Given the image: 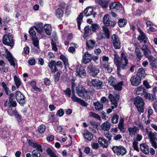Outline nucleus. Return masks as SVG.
I'll list each match as a JSON object with an SVG mask.
<instances>
[{"label":"nucleus","mask_w":157,"mask_h":157,"mask_svg":"<svg viewBox=\"0 0 157 157\" xmlns=\"http://www.w3.org/2000/svg\"><path fill=\"white\" fill-rule=\"evenodd\" d=\"M121 58L117 54H114V63L117 66V70L119 71L121 69L126 68L128 66V61L126 55L123 52L121 54Z\"/></svg>","instance_id":"f257e3e1"},{"label":"nucleus","mask_w":157,"mask_h":157,"mask_svg":"<svg viewBox=\"0 0 157 157\" xmlns=\"http://www.w3.org/2000/svg\"><path fill=\"white\" fill-rule=\"evenodd\" d=\"M28 144L29 146H31L33 148H36L32 152L33 157H40V152L43 151L41 146L36 142H34L31 140H29Z\"/></svg>","instance_id":"f03ea898"},{"label":"nucleus","mask_w":157,"mask_h":157,"mask_svg":"<svg viewBox=\"0 0 157 157\" xmlns=\"http://www.w3.org/2000/svg\"><path fill=\"white\" fill-rule=\"evenodd\" d=\"M2 43L5 45L10 46L12 48L14 44V41L13 36L10 34L5 35L3 37Z\"/></svg>","instance_id":"7ed1b4c3"},{"label":"nucleus","mask_w":157,"mask_h":157,"mask_svg":"<svg viewBox=\"0 0 157 157\" xmlns=\"http://www.w3.org/2000/svg\"><path fill=\"white\" fill-rule=\"evenodd\" d=\"M76 90L79 96L82 97L86 100H88L90 98V92L86 90L83 87L78 86L76 88Z\"/></svg>","instance_id":"20e7f679"},{"label":"nucleus","mask_w":157,"mask_h":157,"mask_svg":"<svg viewBox=\"0 0 157 157\" xmlns=\"http://www.w3.org/2000/svg\"><path fill=\"white\" fill-rule=\"evenodd\" d=\"M134 104L140 113L144 112V102L143 99L141 97L138 96L136 98L134 99Z\"/></svg>","instance_id":"39448f33"},{"label":"nucleus","mask_w":157,"mask_h":157,"mask_svg":"<svg viewBox=\"0 0 157 157\" xmlns=\"http://www.w3.org/2000/svg\"><path fill=\"white\" fill-rule=\"evenodd\" d=\"M5 52L4 54H1V56L3 58L6 57L10 63V65L14 67L15 66V58L13 57L11 53L7 49H5Z\"/></svg>","instance_id":"423d86ee"},{"label":"nucleus","mask_w":157,"mask_h":157,"mask_svg":"<svg viewBox=\"0 0 157 157\" xmlns=\"http://www.w3.org/2000/svg\"><path fill=\"white\" fill-rule=\"evenodd\" d=\"M103 21L104 24L106 26L113 27L116 24L115 21L111 20V16L108 14H105L104 16Z\"/></svg>","instance_id":"0eeeda50"},{"label":"nucleus","mask_w":157,"mask_h":157,"mask_svg":"<svg viewBox=\"0 0 157 157\" xmlns=\"http://www.w3.org/2000/svg\"><path fill=\"white\" fill-rule=\"evenodd\" d=\"M112 149L114 153L117 155H124L126 153V149L121 146H113L112 147Z\"/></svg>","instance_id":"6e6552de"},{"label":"nucleus","mask_w":157,"mask_h":157,"mask_svg":"<svg viewBox=\"0 0 157 157\" xmlns=\"http://www.w3.org/2000/svg\"><path fill=\"white\" fill-rule=\"evenodd\" d=\"M110 11H114L118 13L122 10V7L121 4L119 2H113L110 3L109 5Z\"/></svg>","instance_id":"1a4fd4ad"},{"label":"nucleus","mask_w":157,"mask_h":157,"mask_svg":"<svg viewBox=\"0 0 157 157\" xmlns=\"http://www.w3.org/2000/svg\"><path fill=\"white\" fill-rule=\"evenodd\" d=\"M88 85L90 86H91V84L93 86L96 87L98 89H101L103 86L102 82L97 79H92L91 82H88Z\"/></svg>","instance_id":"9d476101"},{"label":"nucleus","mask_w":157,"mask_h":157,"mask_svg":"<svg viewBox=\"0 0 157 157\" xmlns=\"http://www.w3.org/2000/svg\"><path fill=\"white\" fill-rule=\"evenodd\" d=\"M15 96L17 101L21 105H23L25 102V98L19 91L16 92Z\"/></svg>","instance_id":"9b49d317"},{"label":"nucleus","mask_w":157,"mask_h":157,"mask_svg":"<svg viewBox=\"0 0 157 157\" xmlns=\"http://www.w3.org/2000/svg\"><path fill=\"white\" fill-rule=\"evenodd\" d=\"M109 98L110 99L112 104L113 105L111 106L112 109H114L115 107H117V102L119 98V96L118 94H116L115 96L112 94H109Z\"/></svg>","instance_id":"f8f14e48"},{"label":"nucleus","mask_w":157,"mask_h":157,"mask_svg":"<svg viewBox=\"0 0 157 157\" xmlns=\"http://www.w3.org/2000/svg\"><path fill=\"white\" fill-rule=\"evenodd\" d=\"M87 71L93 76H95L99 72L98 69L92 65H89L87 68Z\"/></svg>","instance_id":"ddd939ff"},{"label":"nucleus","mask_w":157,"mask_h":157,"mask_svg":"<svg viewBox=\"0 0 157 157\" xmlns=\"http://www.w3.org/2000/svg\"><path fill=\"white\" fill-rule=\"evenodd\" d=\"M113 45L116 49H119L121 47V43L118 36L115 34H113L112 37Z\"/></svg>","instance_id":"4468645a"},{"label":"nucleus","mask_w":157,"mask_h":157,"mask_svg":"<svg viewBox=\"0 0 157 157\" xmlns=\"http://www.w3.org/2000/svg\"><path fill=\"white\" fill-rule=\"evenodd\" d=\"M130 80L132 85L135 86H138L140 83L141 81V78L137 75L132 76Z\"/></svg>","instance_id":"2eb2a0df"},{"label":"nucleus","mask_w":157,"mask_h":157,"mask_svg":"<svg viewBox=\"0 0 157 157\" xmlns=\"http://www.w3.org/2000/svg\"><path fill=\"white\" fill-rule=\"evenodd\" d=\"M76 75L82 78H84L86 75V72L82 67L78 66L76 67Z\"/></svg>","instance_id":"dca6fc26"},{"label":"nucleus","mask_w":157,"mask_h":157,"mask_svg":"<svg viewBox=\"0 0 157 157\" xmlns=\"http://www.w3.org/2000/svg\"><path fill=\"white\" fill-rule=\"evenodd\" d=\"M92 58V55L88 52H86L82 56V62L86 64L90 62Z\"/></svg>","instance_id":"f3484780"},{"label":"nucleus","mask_w":157,"mask_h":157,"mask_svg":"<svg viewBox=\"0 0 157 157\" xmlns=\"http://www.w3.org/2000/svg\"><path fill=\"white\" fill-rule=\"evenodd\" d=\"M138 31L140 33V35L137 37L138 40L141 42H144L146 44L147 40V38L145 34L140 29H138Z\"/></svg>","instance_id":"a211bd4d"},{"label":"nucleus","mask_w":157,"mask_h":157,"mask_svg":"<svg viewBox=\"0 0 157 157\" xmlns=\"http://www.w3.org/2000/svg\"><path fill=\"white\" fill-rule=\"evenodd\" d=\"M147 58H148L150 64L153 67L155 68H156L157 67V60L151 55Z\"/></svg>","instance_id":"6ab92c4d"},{"label":"nucleus","mask_w":157,"mask_h":157,"mask_svg":"<svg viewBox=\"0 0 157 157\" xmlns=\"http://www.w3.org/2000/svg\"><path fill=\"white\" fill-rule=\"evenodd\" d=\"M111 126V123L109 122L106 121L101 124V128L103 131H107L110 129Z\"/></svg>","instance_id":"aec40b11"},{"label":"nucleus","mask_w":157,"mask_h":157,"mask_svg":"<svg viewBox=\"0 0 157 157\" xmlns=\"http://www.w3.org/2000/svg\"><path fill=\"white\" fill-rule=\"evenodd\" d=\"M95 2L104 9L106 8L109 4V1L107 0H95Z\"/></svg>","instance_id":"412c9836"},{"label":"nucleus","mask_w":157,"mask_h":157,"mask_svg":"<svg viewBox=\"0 0 157 157\" xmlns=\"http://www.w3.org/2000/svg\"><path fill=\"white\" fill-rule=\"evenodd\" d=\"M140 149L141 151L146 154L149 153V147L145 144H141L140 145Z\"/></svg>","instance_id":"4be33fe9"},{"label":"nucleus","mask_w":157,"mask_h":157,"mask_svg":"<svg viewBox=\"0 0 157 157\" xmlns=\"http://www.w3.org/2000/svg\"><path fill=\"white\" fill-rule=\"evenodd\" d=\"M96 42L93 40H89L86 42V47L89 50H91L95 45Z\"/></svg>","instance_id":"5701e85b"},{"label":"nucleus","mask_w":157,"mask_h":157,"mask_svg":"<svg viewBox=\"0 0 157 157\" xmlns=\"http://www.w3.org/2000/svg\"><path fill=\"white\" fill-rule=\"evenodd\" d=\"M137 75L139 76L141 79L145 77L146 74L143 68L141 67L139 69Z\"/></svg>","instance_id":"b1692460"},{"label":"nucleus","mask_w":157,"mask_h":157,"mask_svg":"<svg viewBox=\"0 0 157 157\" xmlns=\"http://www.w3.org/2000/svg\"><path fill=\"white\" fill-rule=\"evenodd\" d=\"M107 81L109 84L112 86L115 85L117 82L116 78L112 75L107 79Z\"/></svg>","instance_id":"393cba45"},{"label":"nucleus","mask_w":157,"mask_h":157,"mask_svg":"<svg viewBox=\"0 0 157 157\" xmlns=\"http://www.w3.org/2000/svg\"><path fill=\"white\" fill-rule=\"evenodd\" d=\"M98 142L104 148H106L108 146L107 141L105 139L99 138L98 139Z\"/></svg>","instance_id":"a878e982"},{"label":"nucleus","mask_w":157,"mask_h":157,"mask_svg":"<svg viewBox=\"0 0 157 157\" xmlns=\"http://www.w3.org/2000/svg\"><path fill=\"white\" fill-rule=\"evenodd\" d=\"M83 136L86 139L89 140H91L93 138V136L92 133L87 130L85 131Z\"/></svg>","instance_id":"bb28decb"},{"label":"nucleus","mask_w":157,"mask_h":157,"mask_svg":"<svg viewBox=\"0 0 157 157\" xmlns=\"http://www.w3.org/2000/svg\"><path fill=\"white\" fill-rule=\"evenodd\" d=\"M128 130L129 135L132 136L133 135H135L136 133L138 132L139 129L137 127L134 126L133 127L128 128Z\"/></svg>","instance_id":"cd10ccee"},{"label":"nucleus","mask_w":157,"mask_h":157,"mask_svg":"<svg viewBox=\"0 0 157 157\" xmlns=\"http://www.w3.org/2000/svg\"><path fill=\"white\" fill-rule=\"evenodd\" d=\"M93 12V9L91 7H88L84 11L85 15L86 17L91 15Z\"/></svg>","instance_id":"c85d7f7f"},{"label":"nucleus","mask_w":157,"mask_h":157,"mask_svg":"<svg viewBox=\"0 0 157 157\" xmlns=\"http://www.w3.org/2000/svg\"><path fill=\"white\" fill-rule=\"evenodd\" d=\"M45 33L48 35H50L52 33L51 26L49 24H46L44 26Z\"/></svg>","instance_id":"c756f323"},{"label":"nucleus","mask_w":157,"mask_h":157,"mask_svg":"<svg viewBox=\"0 0 157 157\" xmlns=\"http://www.w3.org/2000/svg\"><path fill=\"white\" fill-rule=\"evenodd\" d=\"M101 29L100 26L95 23L92 24L90 27V30L93 32H96Z\"/></svg>","instance_id":"7c9ffc66"},{"label":"nucleus","mask_w":157,"mask_h":157,"mask_svg":"<svg viewBox=\"0 0 157 157\" xmlns=\"http://www.w3.org/2000/svg\"><path fill=\"white\" fill-rule=\"evenodd\" d=\"M83 17V15L82 13H80L78 15L77 18V23L78 24V26L79 30H80V25L81 24V22L82 20Z\"/></svg>","instance_id":"2f4dec72"},{"label":"nucleus","mask_w":157,"mask_h":157,"mask_svg":"<svg viewBox=\"0 0 157 157\" xmlns=\"http://www.w3.org/2000/svg\"><path fill=\"white\" fill-rule=\"evenodd\" d=\"M103 69L105 71H107L109 73H110L112 71V68L111 67L109 63H103Z\"/></svg>","instance_id":"473e14b6"},{"label":"nucleus","mask_w":157,"mask_h":157,"mask_svg":"<svg viewBox=\"0 0 157 157\" xmlns=\"http://www.w3.org/2000/svg\"><path fill=\"white\" fill-rule=\"evenodd\" d=\"M123 84V82L121 81L118 83L117 81L115 86H113V87L115 90H121L122 89V87Z\"/></svg>","instance_id":"72a5a7b5"},{"label":"nucleus","mask_w":157,"mask_h":157,"mask_svg":"<svg viewBox=\"0 0 157 157\" xmlns=\"http://www.w3.org/2000/svg\"><path fill=\"white\" fill-rule=\"evenodd\" d=\"M63 13V11L61 9H57L55 11V15L58 18H60L62 17Z\"/></svg>","instance_id":"f704fd0d"},{"label":"nucleus","mask_w":157,"mask_h":157,"mask_svg":"<svg viewBox=\"0 0 157 157\" xmlns=\"http://www.w3.org/2000/svg\"><path fill=\"white\" fill-rule=\"evenodd\" d=\"M95 109L97 110H101L103 109V105L101 104L99 102H97L94 103Z\"/></svg>","instance_id":"c9c22d12"},{"label":"nucleus","mask_w":157,"mask_h":157,"mask_svg":"<svg viewBox=\"0 0 157 157\" xmlns=\"http://www.w3.org/2000/svg\"><path fill=\"white\" fill-rule=\"evenodd\" d=\"M46 152L50 157H58L55 152L50 148H48L47 149Z\"/></svg>","instance_id":"e433bc0d"},{"label":"nucleus","mask_w":157,"mask_h":157,"mask_svg":"<svg viewBox=\"0 0 157 157\" xmlns=\"http://www.w3.org/2000/svg\"><path fill=\"white\" fill-rule=\"evenodd\" d=\"M1 85L3 89L5 91L6 94L7 95H8L10 93V91L8 88L7 85L4 82H2Z\"/></svg>","instance_id":"4c0bfd02"},{"label":"nucleus","mask_w":157,"mask_h":157,"mask_svg":"<svg viewBox=\"0 0 157 157\" xmlns=\"http://www.w3.org/2000/svg\"><path fill=\"white\" fill-rule=\"evenodd\" d=\"M89 114L90 117L96 118L99 121H101L100 117L98 114L91 112H90Z\"/></svg>","instance_id":"58836bf2"},{"label":"nucleus","mask_w":157,"mask_h":157,"mask_svg":"<svg viewBox=\"0 0 157 157\" xmlns=\"http://www.w3.org/2000/svg\"><path fill=\"white\" fill-rule=\"evenodd\" d=\"M145 89L143 86H139L137 87L136 90V92L137 94H140L144 92Z\"/></svg>","instance_id":"ea45409f"},{"label":"nucleus","mask_w":157,"mask_h":157,"mask_svg":"<svg viewBox=\"0 0 157 157\" xmlns=\"http://www.w3.org/2000/svg\"><path fill=\"white\" fill-rule=\"evenodd\" d=\"M90 30V28H89L88 26H86L85 27L84 29V34L83 36L84 39H86L89 35Z\"/></svg>","instance_id":"a19ab883"},{"label":"nucleus","mask_w":157,"mask_h":157,"mask_svg":"<svg viewBox=\"0 0 157 157\" xmlns=\"http://www.w3.org/2000/svg\"><path fill=\"white\" fill-rule=\"evenodd\" d=\"M126 23L127 22L125 19L121 18L119 20L118 25L119 27H121L124 26Z\"/></svg>","instance_id":"79ce46f5"},{"label":"nucleus","mask_w":157,"mask_h":157,"mask_svg":"<svg viewBox=\"0 0 157 157\" xmlns=\"http://www.w3.org/2000/svg\"><path fill=\"white\" fill-rule=\"evenodd\" d=\"M102 29L104 32V33L105 36L108 38H109V29L106 27L104 26L102 27Z\"/></svg>","instance_id":"37998d69"},{"label":"nucleus","mask_w":157,"mask_h":157,"mask_svg":"<svg viewBox=\"0 0 157 157\" xmlns=\"http://www.w3.org/2000/svg\"><path fill=\"white\" fill-rule=\"evenodd\" d=\"M30 84L33 87V89L36 91L40 92L41 89L36 86V82L35 81H33L30 82Z\"/></svg>","instance_id":"c03bdc74"},{"label":"nucleus","mask_w":157,"mask_h":157,"mask_svg":"<svg viewBox=\"0 0 157 157\" xmlns=\"http://www.w3.org/2000/svg\"><path fill=\"white\" fill-rule=\"evenodd\" d=\"M71 45H72L73 46L69 47L68 48V50L69 52L73 53L75 51V48L77 47V44H76L72 43L71 44Z\"/></svg>","instance_id":"a18cd8bd"},{"label":"nucleus","mask_w":157,"mask_h":157,"mask_svg":"<svg viewBox=\"0 0 157 157\" xmlns=\"http://www.w3.org/2000/svg\"><path fill=\"white\" fill-rule=\"evenodd\" d=\"M124 120L123 118H121L120 121L118 125V128L121 131H122V130L124 129Z\"/></svg>","instance_id":"49530a36"},{"label":"nucleus","mask_w":157,"mask_h":157,"mask_svg":"<svg viewBox=\"0 0 157 157\" xmlns=\"http://www.w3.org/2000/svg\"><path fill=\"white\" fill-rule=\"evenodd\" d=\"M14 80L17 87L18 88L21 84V82L19 78L15 75L14 77Z\"/></svg>","instance_id":"de8ad7c7"},{"label":"nucleus","mask_w":157,"mask_h":157,"mask_svg":"<svg viewBox=\"0 0 157 157\" xmlns=\"http://www.w3.org/2000/svg\"><path fill=\"white\" fill-rule=\"evenodd\" d=\"M29 32L30 35L32 36V39L34 38H36V33L33 28H31Z\"/></svg>","instance_id":"09e8293b"},{"label":"nucleus","mask_w":157,"mask_h":157,"mask_svg":"<svg viewBox=\"0 0 157 157\" xmlns=\"http://www.w3.org/2000/svg\"><path fill=\"white\" fill-rule=\"evenodd\" d=\"M45 130V126L43 124H41L38 127L37 130L39 132L42 133L44 132Z\"/></svg>","instance_id":"8fccbe9b"},{"label":"nucleus","mask_w":157,"mask_h":157,"mask_svg":"<svg viewBox=\"0 0 157 157\" xmlns=\"http://www.w3.org/2000/svg\"><path fill=\"white\" fill-rule=\"evenodd\" d=\"M119 119L118 116L116 114L113 116L111 118V121L114 124H117L118 121Z\"/></svg>","instance_id":"3c124183"},{"label":"nucleus","mask_w":157,"mask_h":157,"mask_svg":"<svg viewBox=\"0 0 157 157\" xmlns=\"http://www.w3.org/2000/svg\"><path fill=\"white\" fill-rule=\"evenodd\" d=\"M60 59L63 61L65 67H66V65H68V62L67 59L65 56L63 55H61L60 56Z\"/></svg>","instance_id":"603ef678"},{"label":"nucleus","mask_w":157,"mask_h":157,"mask_svg":"<svg viewBox=\"0 0 157 157\" xmlns=\"http://www.w3.org/2000/svg\"><path fill=\"white\" fill-rule=\"evenodd\" d=\"M138 142L136 140H135L133 142V146L134 150L137 151H139V149L138 146Z\"/></svg>","instance_id":"864d4df0"},{"label":"nucleus","mask_w":157,"mask_h":157,"mask_svg":"<svg viewBox=\"0 0 157 157\" xmlns=\"http://www.w3.org/2000/svg\"><path fill=\"white\" fill-rule=\"evenodd\" d=\"M104 135L105 137L108 139L109 141H110L113 137V135L109 132H104Z\"/></svg>","instance_id":"5fc2aeb1"},{"label":"nucleus","mask_w":157,"mask_h":157,"mask_svg":"<svg viewBox=\"0 0 157 157\" xmlns=\"http://www.w3.org/2000/svg\"><path fill=\"white\" fill-rule=\"evenodd\" d=\"M148 136L150 138V141L155 140V135L151 132H150L148 134Z\"/></svg>","instance_id":"6e6d98bb"},{"label":"nucleus","mask_w":157,"mask_h":157,"mask_svg":"<svg viewBox=\"0 0 157 157\" xmlns=\"http://www.w3.org/2000/svg\"><path fill=\"white\" fill-rule=\"evenodd\" d=\"M33 42L34 45L37 48H39V41L37 38H33Z\"/></svg>","instance_id":"4d7b16f0"},{"label":"nucleus","mask_w":157,"mask_h":157,"mask_svg":"<svg viewBox=\"0 0 157 157\" xmlns=\"http://www.w3.org/2000/svg\"><path fill=\"white\" fill-rule=\"evenodd\" d=\"M136 52L137 57L139 59V60H140L143 56L141 52L139 49H136Z\"/></svg>","instance_id":"13d9d810"},{"label":"nucleus","mask_w":157,"mask_h":157,"mask_svg":"<svg viewBox=\"0 0 157 157\" xmlns=\"http://www.w3.org/2000/svg\"><path fill=\"white\" fill-rule=\"evenodd\" d=\"M65 95L68 97H70L71 94V91L70 89L69 88H67L66 90L64 91Z\"/></svg>","instance_id":"bf43d9fd"},{"label":"nucleus","mask_w":157,"mask_h":157,"mask_svg":"<svg viewBox=\"0 0 157 157\" xmlns=\"http://www.w3.org/2000/svg\"><path fill=\"white\" fill-rule=\"evenodd\" d=\"M10 105H9V108L11 109V106H12L13 107H15L17 105V103L16 102L14 101H9Z\"/></svg>","instance_id":"052dcab7"},{"label":"nucleus","mask_w":157,"mask_h":157,"mask_svg":"<svg viewBox=\"0 0 157 157\" xmlns=\"http://www.w3.org/2000/svg\"><path fill=\"white\" fill-rule=\"evenodd\" d=\"M51 45L52 49L55 51L56 52L57 50L56 44L52 40L51 42Z\"/></svg>","instance_id":"680f3d73"},{"label":"nucleus","mask_w":157,"mask_h":157,"mask_svg":"<svg viewBox=\"0 0 157 157\" xmlns=\"http://www.w3.org/2000/svg\"><path fill=\"white\" fill-rule=\"evenodd\" d=\"M64 113V112L62 109H60L58 110L57 113L56 114L59 117L63 116Z\"/></svg>","instance_id":"e2e57ef3"},{"label":"nucleus","mask_w":157,"mask_h":157,"mask_svg":"<svg viewBox=\"0 0 157 157\" xmlns=\"http://www.w3.org/2000/svg\"><path fill=\"white\" fill-rule=\"evenodd\" d=\"M35 59L33 58L30 59L28 61L29 64L31 65L35 64Z\"/></svg>","instance_id":"0e129e2a"},{"label":"nucleus","mask_w":157,"mask_h":157,"mask_svg":"<svg viewBox=\"0 0 157 157\" xmlns=\"http://www.w3.org/2000/svg\"><path fill=\"white\" fill-rule=\"evenodd\" d=\"M34 28L39 34L42 35L43 32V28H38L37 27H34Z\"/></svg>","instance_id":"69168bd1"},{"label":"nucleus","mask_w":157,"mask_h":157,"mask_svg":"<svg viewBox=\"0 0 157 157\" xmlns=\"http://www.w3.org/2000/svg\"><path fill=\"white\" fill-rule=\"evenodd\" d=\"M109 60V57L105 56H103L102 57V61L104 63H108V61Z\"/></svg>","instance_id":"338daca9"},{"label":"nucleus","mask_w":157,"mask_h":157,"mask_svg":"<svg viewBox=\"0 0 157 157\" xmlns=\"http://www.w3.org/2000/svg\"><path fill=\"white\" fill-rule=\"evenodd\" d=\"M144 54L146 57H148L149 56L151 55V52L150 49L144 52Z\"/></svg>","instance_id":"774afa93"}]
</instances>
